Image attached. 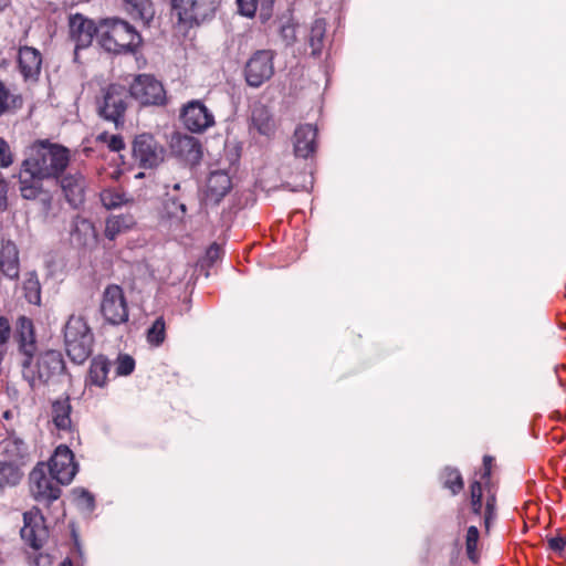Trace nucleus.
Segmentation results:
<instances>
[{
	"label": "nucleus",
	"instance_id": "obj_1",
	"mask_svg": "<svg viewBox=\"0 0 566 566\" xmlns=\"http://www.w3.org/2000/svg\"><path fill=\"white\" fill-rule=\"evenodd\" d=\"M71 160L70 150L49 140H38L30 147V154L24 159L25 166L38 171L48 179L62 176Z\"/></svg>",
	"mask_w": 566,
	"mask_h": 566
},
{
	"label": "nucleus",
	"instance_id": "obj_16",
	"mask_svg": "<svg viewBox=\"0 0 566 566\" xmlns=\"http://www.w3.org/2000/svg\"><path fill=\"white\" fill-rule=\"evenodd\" d=\"M24 525L21 528L22 539L34 549L43 546L48 531L43 525V518L38 513L27 512L23 515Z\"/></svg>",
	"mask_w": 566,
	"mask_h": 566
},
{
	"label": "nucleus",
	"instance_id": "obj_39",
	"mask_svg": "<svg viewBox=\"0 0 566 566\" xmlns=\"http://www.w3.org/2000/svg\"><path fill=\"white\" fill-rule=\"evenodd\" d=\"M97 140L105 144L112 151H119L125 147V143L119 135H111L106 132L99 134Z\"/></svg>",
	"mask_w": 566,
	"mask_h": 566
},
{
	"label": "nucleus",
	"instance_id": "obj_50",
	"mask_svg": "<svg viewBox=\"0 0 566 566\" xmlns=\"http://www.w3.org/2000/svg\"><path fill=\"white\" fill-rule=\"evenodd\" d=\"M0 181H6L1 174H0Z\"/></svg>",
	"mask_w": 566,
	"mask_h": 566
},
{
	"label": "nucleus",
	"instance_id": "obj_6",
	"mask_svg": "<svg viewBox=\"0 0 566 566\" xmlns=\"http://www.w3.org/2000/svg\"><path fill=\"white\" fill-rule=\"evenodd\" d=\"M129 94L142 105H161L166 99L163 84L149 74L135 76L129 86Z\"/></svg>",
	"mask_w": 566,
	"mask_h": 566
},
{
	"label": "nucleus",
	"instance_id": "obj_35",
	"mask_svg": "<svg viewBox=\"0 0 566 566\" xmlns=\"http://www.w3.org/2000/svg\"><path fill=\"white\" fill-rule=\"evenodd\" d=\"M443 485L449 489L453 495L460 493L463 489L461 473L457 469L447 468L443 472Z\"/></svg>",
	"mask_w": 566,
	"mask_h": 566
},
{
	"label": "nucleus",
	"instance_id": "obj_14",
	"mask_svg": "<svg viewBox=\"0 0 566 566\" xmlns=\"http://www.w3.org/2000/svg\"><path fill=\"white\" fill-rule=\"evenodd\" d=\"M181 120L193 133H201L214 124L212 113L200 101H191L184 107Z\"/></svg>",
	"mask_w": 566,
	"mask_h": 566
},
{
	"label": "nucleus",
	"instance_id": "obj_48",
	"mask_svg": "<svg viewBox=\"0 0 566 566\" xmlns=\"http://www.w3.org/2000/svg\"><path fill=\"white\" fill-rule=\"evenodd\" d=\"M179 209L181 210V213H186V206L184 203L179 205Z\"/></svg>",
	"mask_w": 566,
	"mask_h": 566
},
{
	"label": "nucleus",
	"instance_id": "obj_11",
	"mask_svg": "<svg viewBox=\"0 0 566 566\" xmlns=\"http://www.w3.org/2000/svg\"><path fill=\"white\" fill-rule=\"evenodd\" d=\"M126 97L125 87L117 84L109 85L98 106L99 115L118 126L126 111Z\"/></svg>",
	"mask_w": 566,
	"mask_h": 566
},
{
	"label": "nucleus",
	"instance_id": "obj_43",
	"mask_svg": "<svg viewBox=\"0 0 566 566\" xmlns=\"http://www.w3.org/2000/svg\"><path fill=\"white\" fill-rule=\"evenodd\" d=\"M13 163L12 155L7 142L0 137V166L3 168L9 167Z\"/></svg>",
	"mask_w": 566,
	"mask_h": 566
},
{
	"label": "nucleus",
	"instance_id": "obj_27",
	"mask_svg": "<svg viewBox=\"0 0 566 566\" xmlns=\"http://www.w3.org/2000/svg\"><path fill=\"white\" fill-rule=\"evenodd\" d=\"M135 223L134 217L129 213L111 216L106 220L105 237L114 240L117 235L130 230Z\"/></svg>",
	"mask_w": 566,
	"mask_h": 566
},
{
	"label": "nucleus",
	"instance_id": "obj_47",
	"mask_svg": "<svg viewBox=\"0 0 566 566\" xmlns=\"http://www.w3.org/2000/svg\"><path fill=\"white\" fill-rule=\"evenodd\" d=\"M8 192L7 181H0V201H6Z\"/></svg>",
	"mask_w": 566,
	"mask_h": 566
},
{
	"label": "nucleus",
	"instance_id": "obj_23",
	"mask_svg": "<svg viewBox=\"0 0 566 566\" xmlns=\"http://www.w3.org/2000/svg\"><path fill=\"white\" fill-rule=\"evenodd\" d=\"M0 270L9 279L19 276V252L12 241H2L0 249Z\"/></svg>",
	"mask_w": 566,
	"mask_h": 566
},
{
	"label": "nucleus",
	"instance_id": "obj_2",
	"mask_svg": "<svg viewBox=\"0 0 566 566\" xmlns=\"http://www.w3.org/2000/svg\"><path fill=\"white\" fill-rule=\"evenodd\" d=\"M98 42L107 52L122 53L137 48L142 38L128 22L105 19L98 27Z\"/></svg>",
	"mask_w": 566,
	"mask_h": 566
},
{
	"label": "nucleus",
	"instance_id": "obj_28",
	"mask_svg": "<svg viewBox=\"0 0 566 566\" xmlns=\"http://www.w3.org/2000/svg\"><path fill=\"white\" fill-rule=\"evenodd\" d=\"M239 12L245 17H253L256 10H260L262 19H268L272 14L274 0H237Z\"/></svg>",
	"mask_w": 566,
	"mask_h": 566
},
{
	"label": "nucleus",
	"instance_id": "obj_13",
	"mask_svg": "<svg viewBox=\"0 0 566 566\" xmlns=\"http://www.w3.org/2000/svg\"><path fill=\"white\" fill-rule=\"evenodd\" d=\"M50 474L61 484H69L77 472L74 454L69 447L59 446L49 462Z\"/></svg>",
	"mask_w": 566,
	"mask_h": 566
},
{
	"label": "nucleus",
	"instance_id": "obj_18",
	"mask_svg": "<svg viewBox=\"0 0 566 566\" xmlns=\"http://www.w3.org/2000/svg\"><path fill=\"white\" fill-rule=\"evenodd\" d=\"M61 189L67 202L76 208L84 201L85 179L80 172L66 174L60 179Z\"/></svg>",
	"mask_w": 566,
	"mask_h": 566
},
{
	"label": "nucleus",
	"instance_id": "obj_44",
	"mask_svg": "<svg viewBox=\"0 0 566 566\" xmlns=\"http://www.w3.org/2000/svg\"><path fill=\"white\" fill-rule=\"evenodd\" d=\"M494 510H495V499H494V496H491L486 501L485 512H484V524H485L486 528H489L490 522L494 517Z\"/></svg>",
	"mask_w": 566,
	"mask_h": 566
},
{
	"label": "nucleus",
	"instance_id": "obj_21",
	"mask_svg": "<svg viewBox=\"0 0 566 566\" xmlns=\"http://www.w3.org/2000/svg\"><path fill=\"white\" fill-rule=\"evenodd\" d=\"M15 337L19 343V349L25 357H32L35 353V335L33 323L25 316H20L17 321Z\"/></svg>",
	"mask_w": 566,
	"mask_h": 566
},
{
	"label": "nucleus",
	"instance_id": "obj_41",
	"mask_svg": "<svg viewBox=\"0 0 566 566\" xmlns=\"http://www.w3.org/2000/svg\"><path fill=\"white\" fill-rule=\"evenodd\" d=\"M135 360L129 355H119L116 360V374L127 376L133 373Z\"/></svg>",
	"mask_w": 566,
	"mask_h": 566
},
{
	"label": "nucleus",
	"instance_id": "obj_37",
	"mask_svg": "<svg viewBox=\"0 0 566 566\" xmlns=\"http://www.w3.org/2000/svg\"><path fill=\"white\" fill-rule=\"evenodd\" d=\"M166 337V324L163 317H158L147 331V340L153 346H159Z\"/></svg>",
	"mask_w": 566,
	"mask_h": 566
},
{
	"label": "nucleus",
	"instance_id": "obj_9",
	"mask_svg": "<svg viewBox=\"0 0 566 566\" xmlns=\"http://www.w3.org/2000/svg\"><path fill=\"white\" fill-rule=\"evenodd\" d=\"M133 157L143 168L157 167L165 158V148L150 134L138 135L133 143Z\"/></svg>",
	"mask_w": 566,
	"mask_h": 566
},
{
	"label": "nucleus",
	"instance_id": "obj_19",
	"mask_svg": "<svg viewBox=\"0 0 566 566\" xmlns=\"http://www.w3.org/2000/svg\"><path fill=\"white\" fill-rule=\"evenodd\" d=\"M317 129L311 124L300 125L294 133V151L302 158H308L316 150Z\"/></svg>",
	"mask_w": 566,
	"mask_h": 566
},
{
	"label": "nucleus",
	"instance_id": "obj_7",
	"mask_svg": "<svg viewBox=\"0 0 566 566\" xmlns=\"http://www.w3.org/2000/svg\"><path fill=\"white\" fill-rule=\"evenodd\" d=\"M171 4L178 21L188 27L206 21L214 12L212 0H171Z\"/></svg>",
	"mask_w": 566,
	"mask_h": 566
},
{
	"label": "nucleus",
	"instance_id": "obj_33",
	"mask_svg": "<svg viewBox=\"0 0 566 566\" xmlns=\"http://www.w3.org/2000/svg\"><path fill=\"white\" fill-rule=\"evenodd\" d=\"M326 32L324 20H315L310 32L308 43L312 48V55L318 56L322 53L323 41Z\"/></svg>",
	"mask_w": 566,
	"mask_h": 566
},
{
	"label": "nucleus",
	"instance_id": "obj_31",
	"mask_svg": "<svg viewBox=\"0 0 566 566\" xmlns=\"http://www.w3.org/2000/svg\"><path fill=\"white\" fill-rule=\"evenodd\" d=\"M22 104V96L12 92L2 81H0V116L7 112L21 108Z\"/></svg>",
	"mask_w": 566,
	"mask_h": 566
},
{
	"label": "nucleus",
	"instance_id": "obj_15",
	"mask_svg": "<svg viewBox=\"0 0 566 566\" xmlns=\"http://www.w3.org/2000/svg\"><path fill=\"white\" fill-rule=\"evenodd\" d=\"M70 34L75 42L76 53L77 50L90 46L95 35L98 36V28L84 15L74 14L70 18Z\"/></svg>",
	"mask_w": 566,
	"mask_h": 566
},
{
	"label": "nucleus",
	"instance_id": "obj_32",
	"mask_svg": "<svg viewBox=\"0 0 566 566\" xmlns=\"http://www.w3.org/2000/svg\"><path fill=\"white\" fill-rule=\"evenodd\" d=\"M101 200L106 209H116L132 201L119 188H108L102 191Z\"/></svg>",
	"mask_w": 566,
	"mask_h": 566
},
{
	"label": "nucleus",
	"instance_id": "obj_5",
	"mask_svg": "<svg viewBox=\"0 0 566 566\" xmlns=\"http://www.w3.org/2000/svg\"><path fill=\"white\" fill-rule=\"evenodd\" d=\"M274 57L273 51L260 50L247 61L244 76L249 86L259 87L273 76Z\"/></svg>",
	"mask_w": 566,
	"mask_h": 566
},
{
	"label": "nucleus",
	"instance_id": "obj_29",
	"mask_svg": "<svg viewBox=\"0 0 566 566\" xmlns=\"http://www.w3.org/2000/svg\"><path fill=\"white\" fill-rule=\"evenodd\" d=\"M125 10L134 18L145 23L153 20L155 10L150 0H124Z\"/></svg>",
	"mask_w": 566,
	"mask_h": 566
},
{
	"label": "nucleus",
	"instance_id": "obj_40",
	"mask_svg": "<svg viewBox=\"0 0 566 566\" xmlns=\"http://www.w3.org/2000/svg\"><path fill=\"white\" fill-rule=\"evenodd\" d=\"M547 545L551 551L558 555H563L566 553V531L558 532L556 535H553L547 538Z\"/></svg>",
	"mask_w": 566,
	"mask_h": 566
},
{
	"label": "nucleus",
	"instance_id": "obj_51",
	"mask_svg": "<svg viewBox=\"0 0 566 566\" xmlns=\"http://www.w3.org/2000/svg\"><path fill=\"white\" fill-rule=\"evenodd\" d=\"M62 566H71V564H70V563H67V564H66V563H63V565H62Z\"/></svg>",
	"mask_w": 566,
	"mask_h": 566
},
{
	"label": "nucleus",
	"instance_id": "obj_30",
	"mask_svg": "<svg viewBox=\"0 0 566 566\" xmlns=\"http://www.w3.org/2000/svg\"><path fill=\"white\" fill-rule=\"evenodd\" d=\"M252 127L261 135L269 136L274 130V123L269 111L263 105L254 106L251 115Z\"/></svg>",
	"mask_w": 566,
	"mask_h": 566
},
{
	"label": "nucleus",
	"instance_id": "obj_20",
	"mask_svg": "<svg viewBox=\"0 0 566 566\" xmlns=\"http://www.w3.org/2000/svg\"><path fill=\"white\" fill-rule=\"evenodd\" d=\"M172 151L188 164L195 165L201 158V146L197 138L179 135L172 139Z\"/></svg>",
	"mask_w": 566,
	"mask_h": 566
},
{
	"label": "nucleus",
	"instance_id": "obj_45",
	"mask_svg": "<svg viewBox=\"0 0 566 566\" xmlns=\"http://www.w3.org/2000/svg\"><path fill=\"white\" fill-rule=\"evenodd\" d=\"M493 460L494 459L491 455H484V458H483V469H484L483 478L484 479H489L491 475Z\"/></svg>",
	"mask_w": 566,
	"mask_h": 566
},
{
	"label": "nucleus",
	"instance_id": "obj_24",
	"mask_svg": "<svg viewBox=\"0 0 566 566\" xmlns=\"http://www.w3.org/2000/svg\"><path fill=\"white\" fill-rule=\"evenodd\" d=\"M71 403L69 398L59 399L52 402L51 417L54 427L60 432H71L72 420H71Z\"/></svg>",
	"mask_w": 566,
	"mask_h": 566
},
{
	"label": "nucleus",
	"instance_id": "obj_46",
	"mask_svg": "<svg viewBox=\"0 0 566 566\" xmlns=\"http://www.w3.org/2000/svg\"><path fill=\"white\" fill-rule=\"evenodd\" d=\"M220 255H221V248L216 243L210 245V248L207 250V258L211 261L218 260L220 258Z\"/></svg>",
	"mask_w": 566,
	"mask_h": 566
},
{
	"label": "nucleus",
	"instance_id": "obj_36",
	"mask_svg": "<svg viewBox=\"0 0 566 566\" xmlns=\"http://www.w3.org/2000/svg\"><path fill=\"white\" fill-rule=\"evenodd\" d=\"M24 296L31 304H40L41 287L35 275L31 274L23 283Z\"/></svg>",
	"mask_w": 566,
	"mask_h": 566
},
{
	"label": "nucleus",
	"instance_id": "obj_26",
	"mask_svg": "<svg viewBox=\"0 0 566 566\" xmlns=\"http://www.w3.org/2000/svg\"><path fill=\"white\" fill-rule=\"evenodd\" d=\"M22 476L23 472L18 463L0 460V495H2L8 488L18 485Z\"/></svg>",
	"mask_w": 566,
	"mask_h": 566
},
{
	"label": "nucleus",
	"instance_id": "obj_42",
	"mask_svg": "<svg viewBox=\"0 0 566 566\" xmlns=\"http://www.w3.org/2000/svg\"><path fill=\"white\" fill-rule=\"evenodd\" d=\"M470 493H471V506H472V511L475 513V514H481V510H482V502H481V499H482V488H481V483L475 481L471 484L470 486Z\"/></svg>",
	"mask_w": 566,
	"mask_h": 566
},
{
	"label": "nucleus",
	"instance_id": "obj_22",
	"mask_svg": "<svg viewBox=\"0 0 566 566\" xmlns=\"http://www.w3.org/2000/svg\"><path fill=\"white\" fill-rule=\"evenodd\" d=\"M18 63L20 72L25 80L36 78L42 64L41 53L31 46L20 48Z\"/></svg>",
	"mask_w": 566,
	"mask_h": 566
},
{
	"label": "nucleus",
	"instance_id": "obj_34",
	"mask_svg": "<svg viewBox=\"0 0 566 566\" xmlns=\"http://www.w3.org/2000/svg\"><path fill=\"white\" fill-rule=\"evenodd\" d=\"M23 443L15 439H6L1 442V455L4 459L2 461H13L19 464V460L22 458Z\"/></svg>",
	"mask_w": 566,
	"mask_h": 566
},
{
	"label": "nucleus",
	"instance_id": "obj_17",
	"mask_svg": "<svg viewBox=\"0 0 566 566\" xmlns=\"http://www.w3.org/2000/svg\"><path fill=\"white\" fill-rule=\"evenodd\" d=\"M231 188V177L227 171H212L210 172L206 184V200L211 203H219L221 199L230 191Z\"/></svg>",
	"mask_w": 566,
	"mask_h": 566
},
{
	"label": "nucleus",
	"instance_id": "obj_49",
	"mask_svg": "<svg viewBox=\"0 0 566 566\" xmlns=\"http://www.w3.org/2000/svg\"><path fill=\"white\" fill-rule=\"evenodd\" d=\"M144 177V174L143 172H139L136 175V178H143Z\"/></svg>",
	"mask_w": 566,
	"mask_h": 566
},
{
	"label": "nucleus",
	"instance_id": "obj_4",
	"mask_svg": "<svg viewBox=\"0 0 566 566\" xmlns=\"http://www.w3.org/2000/svg\"><path fill=\"white\" fill-rule=\"evenodd\" d=\"M64 368L62 355L57 350L42 353L35 361L32 357H25L22 361V376L32 389H35L51 377L61 373Z\"/></svg>",
	"mask_w": 566,
	"mask_h": 566
},
{
	"label": "nucleus",
	"instance_id": "obj_3",
	"mask_svg": "<svg viewBox=\"0 0 566 566\" xmlns=\"http://www.w3.org/2000/svg\"><path fill=\"white\" fill-rule=\"evenodd\" d=\"M64 344L67 356L76 364H82L91 355L93 334L84 317H69L64 326Z\"/></svg>",
	"mask_w": 566,
	"mask_h": 566
},
{
	"label": "nucleus",
	"instance_id": "obj_38",
	"mask_svg": "<svg viewBox=\"0 0 566 566\" xmlns=\"http://www.w3.org/2000/svg\"><path fill=\"white\" fill-rule=\"evenodd\" d=\"M480 533L475 526H470L465 536V549L468 557L472 562H476L479 558L478 553V543H479Z\"/></svg>",
	"mask_w": 566,
	"mask_h": 566
},
{
	"label": "nucleus",
	"instance_id": "obj_12",
	"mask_svg": "<svg viewBox=\"0 0 566 566\" xmlns=\"http://www.w3.org/2000/svg\"><path fill=\"white\" fill-rule=\"evenodd\" d=\"M44 176L38 174L33 168L25 166L23 160L18 176L19 192L25 200H36L44 196L43 201L48 205L51 202V196L43 187Z\"/></svg>",
	"mask_w": 566,
	"mask_h": 566
},
{
	"label": "nucleus",
	"instance_id": "obj_10",
	"mask_svg": "<svg viewBox=\"0 0 566 566\" xmlns=\"http://www.w3.org/2000/svg\"><path fill=\"white\" fill-rule=\"evenodd\" d=\"M46 465L38 464L30 473V492L39 502H51L59 499L61 494L60 484L53 475H46Z\"/></svg>",
	"mask_w": 566,
	"mask_h": 566
},
{
	"label": "nucleus",
	"instance_id": "obj_8",
	"mask_svg": "<svg viewBox=\"0 0 566 566\" xmlns=\"http://www.w3.org/2000/svg\"><path fill=\"white\" fill-rule=\"evenodd\" d=\"M101 312L104 318L113 325H119L128 319V307L120 286L113 284L105 289Z\"/></svg>",
	"mask_w": 566,
	"mask_h": 566
},
{
	"label": "nucleus",
	"instance_id": "obj_25",
	"mask_svg": "<svg viewBox=\"0 0 566 566\" xmlns=\"http://www.w3.org/2000/svg\"><path fill=\"white\" fill-rule=\"evenodd\" d=\"M111 363L104 356L94 357L91 361L86 385L103 388L107 382Z\"/></svg>",
	"mask_w": 566,
	"mask_h": 566
}]
</instances>
